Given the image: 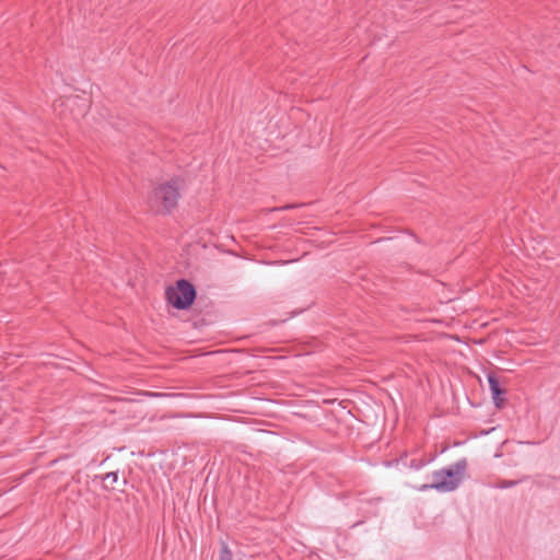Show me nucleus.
<instances>
[{
	"label": "nucleus",
	"mask_w": 560,
	"mask_h": 560,
	"mask_svg": "<svg viewBox=\"0 0 560 560\" xmlns=\"http://www.w3.org/2000/svg\"><path fill=\"white\" fill-rule=\"evenodd\" d=\"M468 467L466 458H460L457 462L432 472V482L419 486L418 491L425 492L434 489L439 492H452L456 490L462 483Z\"/></svg>",
	"instance_id": "obj_1"
},
{
	"label": "nucleus",
	"mask_w": 560,
	"mask_h": 560,
	"mask_svg": "<svg viewBox=\"0 0 560 560\" xmlns=\"http://www.w3.org/2000/svg\"><path fill=\"white\" fill-rule=\"evenodd\" d=\"M179 198V180L178 178H172L153 189L150 202L156 213L170 214L177 207Z\"/></svg>",
	"instance_id": "obj_2"
},
{
	"label": "nucleus",
	"mask_w": 560,
	"mask_h": 560,
	"mask_svg": "<svg viewBox=\"0 0 560 560\" xmlns=\"http://www.w3.org/2000/svg\"><path fill=\"white\" fill-rule=\"evenodd\" d=\"M167 302L176 310H188L197 296L196 288L186 279L176 281L175 287H168L165 292Z\"/></svg>",
	"instance_id": "obj_3"
},
{
	"label": "nucleus",
	"mask_w": 560,
	"mask_h": 560,
	"mask_svg": "<svg viewBox=\"0 0 560 560\" xmlns=\"http://www.w3.org/2000/svg\"><path fill=\"white\" fill-rule=\"evenodd\" d=\"M488 384L491 392L492 400L495 407L501 408L504 401L505 389L501 388L498 377L490 373L488 374Z\"/></svg>",
	"instance_id": "obj_4"
},
{
	"label": "nucleus",
	"mask_w": 560,
	"mask_h": 560,
	"mask_svg": "<svg viewBox=\"0 0 560 560\" xmlns=\"http://www.w3.org/2000/svg\"><path fill=\"white\" fill-rule=\"evenodd\" d=\"M219 558L218 560H241L237 556L233 553L228 542L223 539L219 541Z\"/></svg>",
	"instance_id": "obj_5"
},
{
	"label": "nucleus",
	"mask_w": 560,
	"mask_h": 560,
	"mask_svg": "<svg viewBox=\"0 0 560 560\" xmlns=\"http://www.w3.org/2000/svg\"><path fill=\"white\" fill-rule=\"evenodd\" d=\"M101 478L103 480V488L105 490H114L115 489L114 485L118 480V472L117 471H110V472H107V474L103 475Z\"/></svg>",
	"instance_id": "obj_6"
},
{
	"label": "nucleus",
	"mask_w": 560,
	"mask_h": 560,
	"mask_svg": "<svg viewBox=\"0 0 560 560\" xmlns=\"http://www.w3.org/2000/svg\"><path fill=\"white\" fill-rule=\"evenodd\" d=\"M528 477L527 476H524L522 479L520 480H501L499 481L497 485H495V488H499V489H508V488H512L516 485H518L520 482L522 481H525L527 480Z\"/></svg>",
	"instance_id": "obj_7"
},
{
	"label": "nucleus",
	"mask_w": 560,
	"mask_h": 560,
	"mask_svg": "<svg viewBox=\"0 0 560 560\" xmlns=\"http://www.w3.org/2000/svg\"><path fill=\"white\" fill-rule=\"evenodd\" d=\"M432 459H425V458H413L409 462L408 466L415 470H419L423 468L425 465H428Z\"/></svg>",
	"instance_id": "obj_8"
},
{
	"label": "nucleus",
	"mask_w": 560,
	"mask_h": 560,
	"mask_svg": "<svg viewBox=\"0 0 560 560\" xmlns=\"http://www.w3.org/2000/svg\"><path fill=\"white\" fill-rule=\"evenodd\" d=\"M292 208H294L293 205H287V206H284L282 208H276L275 210H287V209H292Z\"/></svg>",
	"instance_id": "obj_9"
}]
</instances>
